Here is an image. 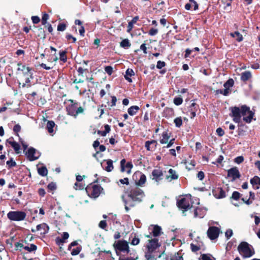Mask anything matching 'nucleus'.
<instances>
[{"instance_id": "nucleus-9", "label": "nucleus", "mask_w": 260, "mask_h": 260, "mask_svg": "<svg viewBox=\"0 0 260 260\" xmlns=\"http://www.w3.org/2000/svg\"><path fill=\"white\" fill-rule=\"evenodd\" d=\"M114 246L116 250L123 252L129 253V249L128 243L125 240H118L114 244Z\"/></svg>"}, {"instance_id": "nucleus-19", "label": "nucleus", "mask_w": 260, "mask_h": 260, "mask_svg": "<svg viewBox=\"0 0 260 260\" xmlns=\"http://www.w3.org/2000/svg\"><path fill=\"white\" fill-rule=\"evenodd\" d=\"M7 142L14 149V150H15V151L16 153H19L20 152V146L17 142H16L14 141L8 140L7 141Z\"/></svg>"}, {"instance_id": "nucleus-14", "label": "nucleus", "mask_w": 260, "mask_h": 260, "mask_svg": "<svg viewBox=\"0 0 260 260\" xmlns=\"http://www.w3.org/2000/svg\"><path fill=\"white\" fill-rule=\"evenodd\" d=\"M26 155L30 161H33L37 159L40 157V154L39 152H36V150L34 148H30L28 149L26 152Z\"/></svg>"}, {"instance_id": "nucleus-4", "label": "nucleus", "mask_w": 260, "mask_h": 260, "mask_svg": "<svg viewBox=\"0 0 260 260\" xmlns=\"http://www.w3.org/2000/svg\"><path fill=\"white\" fill-rule=\"evenodd\" d=\"M193 199L190 194H188L183 196L180 199H178L177 205L178 208L182 210L184 213L185 211L193 208Z\"/></svg>"}, {"instance_id": "nucleus-34", "label": "nucleus", "mask_w": 260, "mask_h": 260, "mask_svg": "<svg viewBox=\"0 0 260 260\" xmlns=\"http://www.w3.org/2000/svg\"><path fill=\"white\" fill-rule=\"evenodd\" d=\"M131 44L129 40L127 39L123 40L120 43V46L122 48H128L131 46Z\"/></svg>"}, {"instance_id": "nucleus-47", "label": "nucleus", "mask_w": 260, "mask_h": 260, "mask_svg": "<svg viewBox=\"0 0 260 260\" xmlns=\"http://www.w3.org/2000/svg\"><path fill=\"white\" fill-rule=\"evenodd\" d=\"M69 237V235L67 232H63L62 234V239H60L61 243H64L66 240L68 239Z\"/></svg>"}, {"instance_id": "nucleus-59", "label": "nucleus", "mask_w": 260, "mask_h": 260, "mask_svg": "<svg viewBox=\"0 0 260 260\" xmlns=\"http://www.w3.org/2000/svg\"><path fill=\"white\" fill-rule=\"evenodd\" d=\"M31 20H32V22L34 24H37L40 21V18L38 16H32L31 17Z\"/></svg>"}, {"instance_id": "nucleus-7", "label": "nucleus", "mask_w": 260, "mask_h": 260, "mask_svg": "<svg viewBox=\"0 0 260 260\" xmlns=\"http://www.w3.org/2000/svg\"><path fill=\"white\" fill-rule=\"evenodd\" d=\"M71 102V104L66 108L68 114L76 118L79 114L83 112L84 109L81 107H78V103H74L73 101Z\"/></svg>"}, {"instance_id": "nucleus-6", "label": "nucleus", "mask_w": 260, "mask_h": 260, "mask_svg": "<svg viewBox=\"0 0 260 260\" xmlns=\"http://www.w3.org/2000/svg\"><path fill=\"white\" fill-rule=\"evenodd\" d=\"M103 188L99 185L90 184L86 187V191L88 196L92 198H97L101 194Z\"/></svg>"}, {"instance_id": "nucleus-27", "label": "nucleus", "mask_w": 260, "mask_h": 260, "mask_svg": "<svg viewBox=\"0 0 260 260\" xmlns=\"http://www.w3.org/2000/svg\"><path fill=\"white\" fill-rule=\"evenodd\" d=\"M55 123L53 121H48L47 122L46 127L48 133L51 135H53L54 132L53 128L55 126Z\"/></svg>"}, {"instance_id": "nucleus-49", "label": "nucleus", "mask_w": 260, "mask_h": 260, "mask_svg": "<svg viewBox=\"0 0 260 260\" xmlns=\"http://www.w3.org/2000/svg\"><path fill=\"white\" fill-rule=\"evenodd\" d=\"M135 75L134 71L131 69L126 70L125 76L132 77Z\"/></svg>"}, {"instance_id": "nucleus-53", "label": "nucleus", "mask_w": 260, "mask_h": 260, "mask_svg": "<svg viewBox=\"0 0 260 260\" xmlns=\"http://www.w3.org/2000/svg\"><path fill=\"white\" fill-rule=\"evenodd\" d=\"M170 260H183V258L182 256L177 253L171 258Z\"/></svg>"}, {"instance_id": "nucleus-17", "label": "nucleus", "mask_w": 260, "mask_h": 260, "mask_svg": "<svg viewBox=\"0 0 260 260\" xmlns=\"http://www.w3.org/2000/svg\"><path fill=\"white\" fill-rule=\"evenodd\" d=\"M194 217L203 218L206 214V210L205 209L199 207H193Z\"/></svg>"}, {"instance_id": "nucleus-15", "label": "nucleus", "mask_w": 260, "mask_h": 260, "mask_svg": "<svg viewBox=\"0 0 260 260\" xmlns=\"http://www.w3.org/2000/svg\"><path fill=\"white\" fill-rule=\"evenodd\" d=\"M212 193L216 199H222L226 197L225 192L221 187L214 188L212 191Z\"/></svg>"}, {"instance_id": "nucleus-41", "label": "nucleus", "mask_w": 260, "mask_h": 260, "mask_svg": "<svg viewBox=\"0 0 260 260\" xmlns=\"http://www.w3.org/2000/svg\"><path fill=\"white\" fill-rule=\"evenodd\" d=\"M84 185L82 184V183L80 182H76L74 184V188L76 190L77 189H83L84 187Z\"/></svg>"}, {"instance_id": "nucleus-30", "label": "nucleus", "mask_w": 260, "mask_h": 260, "mask_svg": "<svg viewBox=\"0 0 260 260\" xmlns=\"http://www.w3.org/2000/svg\"><path fill=\"white\" fill-rule=\"evenodd\" d=\"M230 36L232 37L235 38L238 42H241L243 39L242 35L238 31L232 32L230 34Z\"/></svg>"}, {"instance_id": "nucleus-26", "label": "nucleus", "mask_w": 260, "mask_h": 260, "mask_svg": "<svg viewBox=\"0 0 260 260\" xmlns=\"http://www.w3.org/2000/svg\"><path fill=\"white\" fill-rule=\"evenodd\" d=\"M252 77L251 74L249 71H245L241 73V80L245 82L250 79Z\"/></svg>"}, {"instance_id": "nucleus-40", "label": "nucleus", "mask_w": 260, "mask_h": 260, "mask_svg": "<svg viewBox=\"0 0 260 260\" xmlns=\"http://www.w3.org/2000/svg\"><path fill=\"white\" fill-rule=\"evenodd\" d=\"M183 102V100L180 97H175L174 99V103L177 106L180 105Z\"/></svg>"}, {"instance_id": "nucleus-8", "label": "nucleus", "mask_w": 260, "mask_h": 260, "mask_svg": "<svg viewBox=\"0 0 260 260\" xmlns=\"http://www.w3.org/2000/svg\"><path fill=\"white\" fill-rule=\"evenodd\" d=\"M26 214L24 211H10L7 213L8 218L11 221H20L25 219Z\"/></svg>"}, {"instance_id": "nucleus-38", "label": "nucleus", "mask_w": 260, "mask_h": 260, "mask_svg": "<svg viewBox=\"0 0 260 260\" xmlns=\"http://www.w3.org/2000/svg\"><path fill=\"white\" fill-rule=\"evenodd\" d=\"M24 249L29 252L35 251L37 249V246L31 244L30 246H26L24 247Z\"/></svg>"}, {"instance_id": "nucleus-25", "label": "nucleus", "mask_w": 260, "mask_h": 260, "mask_svg": "<svg viewBox=\"0 0 260 260\" xmlns=\"http://www.w3.org/2000/svg\"><path fill=\"white\" fill-rule=\"evenodd\" d=\"M139 109L140 108L138 106H133L128 109L127 112L129 115L134 116L137 114Z\"/></svg>"}, {"instance_id": "nucleus-45", "label": "nucleus", "mask_w": 260, "mask_h": 260, "mask_svg": "<svg viewBox=\"0 0 260 260\" xmlns=\"http://www.w3.org/2000/svg\"><path fill=\"white\" fill-rule=\"evenodd\" d=\"M158 33V29L154 28H152L149 31V35L151 36L156 35Z\"/></svg>"}, {"instance_id": "nucleus-13", "label": "nucleus", "mask_w": 260, "mask_h": 260, "mask_svg": "<svg viewBox=\"0 0 260 260\" xmlns=\"http://www.w3.org/2000/svg\"><path fill=\"white\" fill-rule=\"evenodd\" d=\"M240 172L237 167H233L228 171V177L232 178L234 181L240 177Z\"/></svg>"}, {"instance_id": "nucleus-44", "label": "nucleus", "mask_w": 260, "mask_h": 260, "mask_svg": "<svg viewBox=\"0 0 260 260\" xmlns=\"http://www.w3.org/2000/svg\"><path fill=\"white\" fill-rule=\"evenodd\" d=\"M105 71L109 75H111L113 73V68L111 66H106L105 68Z\"/></svg>"}, {"instance_id": "nucleus-46", "label": "nucleus", "mask_w": 260, "mask_h": 260, "mask_svg": "<svg viewBox=\"0 0 260 260\" xmlns=\"http://www.w3.org/2000/svg\"><path fill=\"white\" fill-rule=\"evenodd\" d=\"M244 160V157L242 156H239L236 157L234 159L235 162L238 164L242 163Z\"/></svg>"}, {"instance_id": "nucleus-22", "label": "nucleus", "mask_w": 260, "mask_h": 260, "mask_svg": "<svg viewBox=\"0 0 260 260\" xmlns=\"http://www.w3.org/2000/svg\"><path fill=\"white\" fill-rule=\"evenodd\" d=\"M136 175L139 177V179L138 180V182H137V184L139 186L143 185L146 182V176L141 172L137 173Z\"/></svg>"}, {"instance_id": "nucleus-42", "label": "nucleus", "mask_w": 260, "mask_h": 260, "mask_svg": "<svg viewBox=\"0 0 260 260\" xmlns=\"http://www.w3.org/2000/svg\"><path fill=\"white\" fill-rule=\"evenodd\" d=\"M196 165V162L194 160H190V162H187L186 168L188 170H191Z\"/></svg>"}, {"instance_id": "nucleus-56", "label": "nucleus", "mask_w": 260, "mask_h": 260, "mask_svg": "<svg viewBox=\"0 0 260 260\" xmlns=\"http://www.w3.org/2000/svg\"><path fill=\"white\" fill-rule=\"evenodd\" d=\"M47 187L51 190H54L56 189V186L55 183L51 182L48 185Z\"/></svg>"}, {"instance_id": "nucleus-51", "label": "nucleus", "mask_w": 260, "mask_h": 260, "mask_svg": "<svg viewBox=\"0 0 260 260\" xmlns=\"http://www.w3.org/2000/svg\"><path fill=\"white\" fill-rule=\"evenodd\" d=\"M49 18V16L47 14H44L42 18V22L43 24H45L47 23V21Z\"/></svg>"}, {"instance_id": "nucleus-11", "label": "nucleus", "mask_w": 260, "mask_h": 260, "mask_svg": "<svg viewBox=\"0 0 260 260\" xmlns=\"http://www.w3.org/2000/svg\"><path fill=\"white\" fill-rule=\"evenodd\" d=\"M220 233V229L215 226H210L208 229L207 234L210 239L213 240L217 239Z\"/></svg>"}, {"instance_id": "nucleus-21", "label": "nucleus", "mask_w": 260, "mask_h": 260, "mask_svg": "<svg viewBox=\"0 0 260 260\" xmlns=\"http://www.w3.org/2000/svg\"><path fill=\"white\" fill-rule=\"evenodd\" d=\"M157 144L155 140L147 141L145 142V146L148 151L152 150L155 148Z\"/></svg>"}, {"instance_id": "nucleus-23", "label": "nucleus", "mask_w": 260, "mask_h": 260, "mask_svg": "<svg viewBox=\"0 0 260 260\" xmlns=\"http://www.w3.org/2000/svg\"><path fill=\"white\" fill-rule=\"evenodd\" d=\"M170 135L168 132H164L161 134V137L160 139V143L162 144H167L169 142Z\"/></svg>"}, {"instance_id": "nucleus-39", "label": "nucleus", "mask_w": 260, "mask_h": 260, "mask_svg": "<svg viewBox=\"0 0 260 260\" xmlns=\"http://www.w3.org/2000/svg\"><path fill=\"white\" fill-rule=\"evenodd\" d=\"M200 260H215V259L210 254H203L201 255Z\"/></svg>"}, {"instance_id": "nucleus-32", "label": "nucleus", "mask_w": 260, "mask_h": 260, "mask_svg": "<svg viewBox=\"0 0 260 260\" xmlns=\"http://www.w3.org/2000/svg\"><path fill=\"white\" fill-rule=\"evenodd\" d=\"M39 174L42 176H45L47 175L48 170L45 167H42L38 169Z\"/></svg>"}, {"instance_id": "nucleus-36", "label": "nucleus", "mask_w": 260, "mask_h": 260, "mask_svg": "<svg viewBox=\"0 0 260 260\" xmlns=\"http://www.w3.org/2000/svg\"><path fill=\"white\" fill-rule=\"evenodd\" d=\"M175 126L180 127L182 124V119L181 117L176 118L174 120Z\"/></svg>"}, {"instance_id": "nucleus-57", "label": "nucleus", "mask_w": 260, "mask_h": 260, "mask_svg": "<svg viewBox=\"0 0 260 260\" xmlns=\"http://www.w3.org/2000/svg\"><path fill=\"white\" fill-rule=\"evenodd\" d=\"M99 226L102 229H105L107 226V223L105 220H102L100 222Z\"/></svg>"}, {"instance_id": "nucleus-37", "label": "nucleus", "mask_w": 260, "mask_h": 260, "mask_svg": "<svg viewBox=\"0 0 260 260\" xmlns=\"http://www.w3.org/2000/svg\"><path fill=\"white\" fill-rule=\"evenodd\" d=\"M48 228V226L46 223H42L39 224L36 227V230H32V232H35L36 231H41L42 229L45 230V228Z\"/></svg>"}, {"instance_id": "nucleus-43", "label": "nucleus", "mask_w": 260, "mask_h": 260, "mask_svg": "<svg viewBox=\"0 0 260 260\" xmlns=\"http://www.w3.org/2000/svg\"><path fill=\"white\" fill-rule=\"evenodd\" d=\"M60 59L64 62L67 61L66 52L61 51L59 52Z\"/></svg>"}, {"instance_id": "nucleus-28", "label": "nucleus", "mask_w": 260, "mask_h": 260, "mask_svg": "<svg viewBox=\"0 0 260 260\" xmlns=\"http://www.w3.org/2000/svg\"><path fill=\"white\" fill-rule=\"evenodd\" d=\"M255 194L253 192H249V198L248 200H245L244 198H242V200L247 205H250L252 203V201L254 200Z\"/></svg>"}, {"instance_id": "nucleus-29", "label": "nucleus", "mask_w": 260, "mask_h": 260, "mask_svg": "<svg viewBox=\"0 0 260 260\" xmlns=\"http://www.w3.org/2000/svg\"><path fill=\"white\" fill-rule=\"evenodd\" d=\"M133 166L132 162H128L126 164L124 167H122V172H126L127 174H129L131 172V170Z\"/></svg>"}, {"instance_id": "nucleus-48", "label": "nucleus", "mask_w": 260, "mask_h": 260, "mask_svg": "<svg viewBox=\"0 0 260 260\" xmlns=\"http://www.w3.org/2000/svg\"><path fill=\"white\" fill-rule=\"evenodd\" d=\"M165 65H166V63L164 61L159 60L157 62L156 68L158 69H161L163 67H164L165 66Z\"/></svg>"}, {"instance_id": "nucleus-60", "label": "nucleus", "mask_w": 260, "mask_h": 260, "mask_svg": "<svg viewBox=\"0 0 260 260\" xmlns=\"http://www.w3.org/2000/svg\"><path fill=\"white\" fill-rule=\"evenodd\" d=\"M139 243L140 239L138 238L135 237L133 239L131 242V244L133 245H137L139 244Z\"/></svg>"}, {"instance_id": "nucleus-64", "label": "nucleus", "mask_w": 260, "mask_h": 260, "mask_svg": "<svg viewBox=\"0 0 260 260\" xmlns=\"http://www.w3.org/2000/svg\"><path fill=\"white\" fill-rule=\"evenodd\" d=\"M138 259V256L135 257H126V258H121L120 257L119 260H137Z\"/></svg>"}, {"instance_id": "nucleus-12", "label": "nucleus", "mask_w": 260, "mask_h": 260, "mask_svg": "<svg viewBox=\"0 0 260 260\" xmlns=\"http://www.w3.org/2000/svg\"><path fill=\"white\" fill-rule=\"evenodd\" d=\"M149 230L150 231L149 235L152 236L153 238H157L162 233L161 227L157 225H151L149 228Z\"/></svg>"}, {"instance_id": "nucleus-18", "label": "nucleus", "mask_w": 260, "mask_h": 260, "mask_svg": "<svg viewBox=\"0 0 260 260\" xmlns=\"http://www.w3.org/2000/svg\"><path fill=\"white\" fill-rule=\"evenodd\" d=\"M17 66L18 67L17 70L23 72L24 76L27 75V74L31 71V69L29 67H26L20 62L18 63Z\"/></svg>"}, {"instance_id": "nucleus-35", "label": "nucleus", "mask_w": 260, "mask_h": 260, "mask_svg": "<svg viewBox=\"0 0 260 260\" xmlns=\"http://www.w3.org/2000/svg\"><path fill=\"white\" fill-rule=\"evenodd\" d=\"M81 249V247L80 246L75 248H71V250H70L71 251V253L72 255H77L80 252Z\"/></svg>"}, {"instance_id": "nucleus-58", "label": "nucleus", "mask_w": 260, "mask_h": 260, "mask_svg": "<svg viewBox=\"0 0 260 260\" xmlns=\"http://www.w3.org/2000/svg\"><path fill=\"white\" fill-rule=\"evenodd\" d=\"M7 165L10 167H13L16 165V163L12 159H11L10 160L7 161Z\"/></svg>"}, {"instance_id": "nucleus-2", "label": "nucleus", "mask_w": 260, "mask_h": 260, "mask_svg": "<svg viewBox=\"0 0 260 260\" xmlns=\"http://www.w3.org/2000/svg\"><path fill=\"white\" fill-rule=\"evenodd\" d=\"M231 116L233 117V121L236 123H239L242 116L244 122L250 123L254 115V113L246 105H242L240 107H233L231 108Z\"/></svg>"}, {"instance_id": "nucleus-62", "label": "nucleus", "mask_w": 260, "mask_h": 260, "mask_svg": "<svg viewBox=\"0 0 260 260\" xmlns=\"http://www.w3.org/2000/svg\"><path fill=\"white\" fill-rule=\"evenodd\" d=\"M134 25V24L132 23L131 21H129L128 22V26H127V32H130L131 31V30L133 28Z\"/></svg>"}, {"instance_id": "nucleus-52", "label": "nucleus", "mask_w": 260, "mask_h": 260, "mask_svg": "<svg viewBox=\"0 0 260 260\" xmlns=\"http://www.w3.org/2000/svg\"><path fill=\"white\" fill-rule=\"evenodd\" d=\"M216 132L217 135L220 137L223 136L224 135V131L220 127L217 128Z\"/></svg>"}, {"instance_id": "nucleus-61", "label": "nucleus", "mask_w": 260, "mask_h": 260, "mask_svg": "<svg viewBox=\"0 0 260 260\" xmlns=\"http://www.w3.org/2000/svg\"><path fill=\"white\" fill-rule=\"evenodd\" d=\"M190 247H191V250L193 252H196L200 249V248L199 246H198L193 244H190Z\"/></svg>"}, {"instance_id": "nucleus-33", "label": "nucleus", "mask_w": 260, "mask_h": 260, "mask_svg": "<svg viewBox=\"0 0 260 260\" xmlns=\"http://www.w3.org/2000/svg\"><path fill=\"white\" fill-rule=\"evenodd\" d=\"M234 84V81L233 79H229L226 82H225L223 84V86L225 88L230 89L231 87H233Z\"/></svg>"}, {"instance_id": "nucleus-5", "label": "nucleus", "mask_w": 260, "mask_h": 260, "mask_svg": "<svg viewBox=\"0 0 260 260\" xmlns=\"http://www.w3.org/2000/svg\"><path fill=\"white\" fill-rule=\"evenodd\" d=\"M240 254L244 257H250L254 254V250L251 245L246 242H241L238 247Z\"/></svg>"}, {"instance_id": "nucleus-24", "label": "nucleus", "mask_w": 260, "mask_h": 260, "mask_svg": "<svg viewBox=\"0 0 260 260\" xmlns=\"http://www.w3.org/2000/svg\"><path fill=\"white\" fill-rule=\"evenodd\" d=\"M189 3H187L185 5V9L186 10H190L191 8V4L193 5L194 10H197V9H198V4L194 0H189Z\"/></svg>"}, {"instance_id": "nucleus-63", "label": "nucleus", "mask_w": 260, "mask_h": 260, "mask_svg": "<svg viewBox=\"0 0 260 260\" xmlns=\"http://www.w3.org/2000/svg\"><path fill=\"white\" fill-rule=\"evenodd\" d=\"M197 177H198V178H199V179L200 180H202L204 179V172H202V171H200L198 173Z\"/></svg>"}, {"instance_id": "nucleus-20", "label": "nucleus", "mask_w": 260, "mask_h": 260, "mask_svg": "<svg viewBox=\"0 0 260 260\" xmlns=\"http://www.w3.org/2000/svg\"><path fill=\"white\" fill-rule=\"evenodd\" d=\"M250 183L254 189H257L260 188V178L257 176H254L251 179Z\"/></svg>"}, {"instance_id": "nucleus-55", "label": "nucleus", "mask_w": 260, "mask_h": 260, "mask_svg": "<svg viewBox=\"0 0 260 260\" xmlns=\"http://www.w3.org/2000/svg\"><path fill=\"white\" fill-rule=\"evenodd\" d=\"M66 25L63 23H60L57 26V30L58 31H63L66 29Z\"/></svg>"}, {"instance_id": "nucleus-16", "label": "nucleus", "mask_w": 260, "mask_h": 260, "mask_svg": "<svg viewBox=\"0 0 260 260\" xmlns=\"http://www.w3.org/2000/svg\"><path fill=\"white\" fill-rule=\"evenodd\" d=\"M179 178V175L176 171L172 169H170L168 171V174L166 175V179L171 182L174 180H177Z\"/></svg>"}, {"instance_id": "nucleus-3", "label": "nucleus", "mask_w": 260, "mask_h": 260, "mask_svg": "<svg viewBox=\"0 0 260 260\" xmlns=\"http://www.w3.org/2000/svg\"><path fill=\"white\" fill-rule=\"evenodd\" d=\"M149 239L145 245V257L147 260H155L154 253L161 245V242L157 238H153L151 235H146Z\"/></svg>"}, {"instance_id": "nucleus-31", "label": "nucleus", "mask_w": 260, "mask_h": 260, "mask_svg": "<svg viewBox=\"0 0 260 260\" xmlns=\"http://www.w3.org/2000/svg\"><path fill=\"white\" fill-rule=\"evenodd\" d=\"M107 166L104 168L107 172H111L113 169V161L111 159H108L106 161Z\"/></svg>"}, {"instance_id": "nucleus-54", "label": "nucleus", "mask_w": 260, "mask_h": 260, "mask_svg": "<svg viewBox=\"0 0 260 260\" xmlns=\"http://www.w3.org/2000/svg\"><path fill=\"white\" fill-rule=\"evenodd\" d=\"M232 235L233 231L231 229L228 230L225 233V236L228 239H230L232 236Z\"/></svg>"}, {"instance_id": "nucleus-10", "label": "nucleus", "mask_w": 260, "mask_h": 260, "mask_svg": "<svg viewBox=\"0 0 260 260\" xmlns=\"http://www.w3.org/2000/svg\"><path fill=\"white\" fill-rule=\"evenodd\" d=\"M164 174L160 169H154L151 173V179L153 181L159 184L162 180Z\"/></svg>"}, {"instance_id": "nucleus-1", "label": "nucleus", "mask_w": 260, "mask_h": 260, "mask_svg": "<svg viewBox=\"0 0 260 260\" xmlns=\"http://www.w3.org/2000/svg\"><path fill=\"white\" fill-rule=\"evenodd\" d=\"M144 197L143 190L136 185L131 186L126 189L121 196L126 211H128L129 208L134 207L142 202Z\"/></svg>"}, {"instance_id": "nucleus-50", "label": "nucleus", "mask_w": 260, "mask_h": 260, "mask_svg": "<svg viewBox=\"0 0 260 260\" xmlns=\"http://www.w3.org/2000/svg\"><path fill=\"white\" fill-rule=\"evenodd\" d=\"M240 197V193L238 191H234L232 194V198L235 200H238Z\"/></svg>"}]
</instances>
